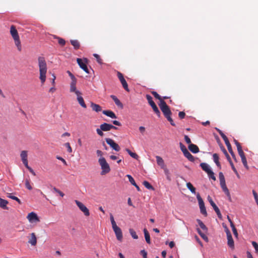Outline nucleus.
<instances>
[{"label":"nucleus","mask_w":258,"mask_h":258,"mask_svg":"<svg viewBox=\"0 0 258 258\" xmlns=\"http://www.w3.org/2000/svg\"><path fill=\"white\" fill-rule=\"evenodd\" d=\"M25 186L29 190H31L32 189V187L31 185L29 180L28 179H26L25 180Z\"/></svg>","instance_id":"nucleus-46"},{"label":"nucleus","mask_w":258,"mask_h":258,"mask_svg":"<svg viewBox=\"0 0 258 258\" xmlns=\"http://www.w3.org/2000/svg\"><path fill=\"white\" fill-rule=\"evenodd\" d=\"M241 161H242V162L244 166L246 168L248 169V165H247L246 157H243L242 158H241Z\"/></svg>","instance_id":"nucleus-54"},{"label":"nucleus","mask_w":258,"mask_h":258,"mask_svg":"<svg viewBox=\"0 0 258 258\" xmlns=\"http://www.w3.org/2000/svg\"><path fill=\"white\" fill-rule=\"evenodd\" d=\"M163 169L164 170V172L166 175V179L169 181H170L171 180V178L170 176V173L169 170L166 167H165Z\"/></svg>","instance_id":"nucleus-36"},{"label":"nucleus","mask_w":258,"mask_h":258,"mask_svg":"<svg viewBox=\"0 0 258 258\" xmlns=\"http://www.w3.org/2000/svg\"><path fill=\"white\" fill-rule=\"evenodd\" d=\"M146 99L148 101V103L151 105L152 108H153L154 111L155 113L157 114V115L158 117L160 116V112L159 110L158 109V107H157L156 105L154 103V102L153 101V98L150 95H146Z\"/></svg>","instance_id":"nucleus-5"},{"label":"nucleus","mask_w":258,"mask_h":258,"mask_svg":"<svg viewBox=\"0 0 258 258\" xmlns=\"http://www.w3.org/2000/svg\"><path fill=\"white\" fill-rule=\"evenodd\" d=\"M179 146L180 150L182 152L183 154L186 152V151H188L186 147L182 143H179Z\"/></svg>","instance_id":"nucleus-48"},{"label":"nucleus","mask_w":258,"mask_h":258,"mask_svg":"<svg viewBox=\"0 0 258 258\" xmlns=\"http://www.w3.org/2000/svg\"><path fill=\"white\" fill-rule=\"evenodd\" d=\"M64 146L67 148V151L69 153H72V149L70 146V144L69 143H66L64 144Z\"/></svg>","instance_id":"nucleus-53"},{"label":"nucleus","mask_w":258,"mask_h":258,"mask_svg":"<svg viewBox=\"0 0 258 258\" xmlns=\"http://www.w3.org/2000/svg\"><path fill=\"white\" fill-rule=\"evenodd\" d=\"M75 203L79 209L83 212L86 216H89L90 215L89 209L82 203L78 200H75Z\"/></svg>","instance_id":"nucleus-9"},{"label":"nucleus","mask_w":258,"mask_h":258,"mask_svg":"<svg viewBox=\"0 0 258 258\" xmlns=\"http://www.w3.org/2000/svg\"><path fill=\"white\" fill-rule=\"evenodd\" d=\"M103 131H102L100 127V128H97L96 130L97 133L101 137H102L104 135Z\"/></svg>","instance_id":"nucleus-59"},{"label":"nucleus","mask_w":258,"mask_h":258,"mask_svg":"<svg viewBox=\"0 0 258 258\" xmlns=\"http://www.w3.org/2000/svg\"><path fill=\"white\" fill-rule=\"evenodd\" d=\"M184 140H185V141L186 142V143L188 144H191V140L190 139V138L188 137V136L187 135H184Z\"/></svg>","instance_id":"nucleus-58"},{"label":"nucleus","mask_w":258,"mask_h":258,"mask_svg":"<svg viewBox=\"0 0 258 258\" xmlns=\"http://www.w3.org/2000/svg\"><path fill=\"white\" fill-rule=\"evenodd\" d=\"M200 166L207 173L211 170L210 166L206 163H201L200 164Z\"/></svg>","instance_id":"nucleus-22"},{"label":"nucleus","mask_w":258,"mask_h":258,"mask_svg":"<svg viewBox=\"0 0 258 258\" xmlns=\"http://www.w3.org/2000/svg\"><path fill=\"white\" fill-rule=\"evenodd\" d=\"M27 218L30 223L37 222L39 221L37 215L33 212L28 214Z\"/></svg>","instance_id":"nucleus-12"},{"label":"nucleus","mask_w":258,"mask_h":258,"mask_svg":"<svg viewBox=\"0 0 258 258\" xmlns=\"http://www.w3.org/2000/svg\"><path fill=\"white\" fill-rule=\"evenodd\" d=\"M225 144H226V146L227 147L228 151L229 152V153H230V154L231 155L232 157L233 158H235V155L234 154V152L232 151V147H231V146L230 143L228 142V143H226Z\"/></svg>","instance_id":"nucleus-39"},{"label":"nucleus","mask_w":258,"mask_h":258,"mask_svg":"<svg viewBox=\"0 0 258 258\" xmlns=\"http://www.w3.org/2000/svg\"><path fill=\"white\" fill-rule=\"evenodd\" d=\"M126 176L127 177V178H128V180L129 181L131 182V183L132 184V185H134L136 183V182L134 180V179L133 178V177L130 174H127L126 175Z\"/></svg>","instance_id":"nucleus-47"},{"label":"nucleus","mask_w":258,"mask_h":258,"mask_svg":"<svg viewBox=\"0 0 258 258\" xmlns=\"http://www.w3.org/2000/svg\"><path fill=\"white\" fill-rule=\"evenodd\" d=\"M8 204V202L0 198V207L4 210H8V207H7V205Z\"/></svg>","instance_id":"nucleus-23"},{"label":"nucleus","mask_w":258,"mask_h":258,"mask_svg":"<svg viewBox=\"0 0 258 258\" xmlns=\"http://www.w3.org/2000/svg\"><path fill=\"white\" fill-rule=\"evenodd\" d=\"M98 162L100 166H101V175H105L110 171L111 169L109 165L107 162L104 157H100V158L98 159Z\"/></svg>","instance_id":"nucleus-4"},{"label":"nucleus","mask_w":258,"mask_h":258,"mask_svg":"<svg viewBox=\"0 0 258 258\" xmlns=\"http://www.w3.org/2000/svg\"><path fill=\"white\" fill-rule=\"evenodd\" d=\"M238 154L239 155V156H240L241 158H242L243 157H245V155H244V153L243 152V151L242 150L241 151H239L238 152Z\"/></svg>","instance_id":"nucleus-64"},{"label":"nucleus","mask_w":258,"mask_h":258,"mask_svg":"<svg viewBox=\"0 0 258 258\" xmlns=\"http://www.w3.org/2000/svg\"><path fill=\"white\" fill-rule=\"evenodd\" d=\"M143 231H144V236H145V238L146 241L147 242V243L150 244L151 243L150 236V234H149L148 230L146 228H144Z\"/></svg>","instance_id":"nucleus-28"},{"label":"nucleus","mask_w":258,"mask_h":258,"mask_svg":"<svg viewBox=\"0 0 258 258\" xmlns=\"http://www.w3.org/2000/svg\"><path fill=\"white\" fill-rule=\"evenodd\" d=\"M38 66L39 69V79L42 84L46 80V74L47 72V64L45 58L43 57H38Z\"/></svg>","instance_id":"nucleus-1"},{"label":"nucleus","mask_w":258,"mask_h":258,"mask_svg":"<svg viewBox=\"0 0 258 258\" xmlns=\"http://www.w3.org/2000/svg\"><path fill=\"white\" fill-rule=\"evenodd\" d=\"M91 107L93 111H95L97 112L101 111V106L99 105L95 104L93 102H91Z\"/></svg>","instance_id":"nucleus-24"},{"label":"nucleus","mask_w":258,"mask_h":258,"mask_svg":"<svg viewBox=\"0 0 258 258\" xmlns=\"http://www.w3.org/2000/svg\"><path fill=\"white\" fill-rule=\"evenodd\" d=\"M230 165L231 166V168H232V170H233V171L235 173L237 174V171L236 168H235V167H234V166L233 165V163H232V161H230Z\"/></svg>","instance_id":"nucleus-63"},{"label":"nucleus","mask_w":258,"mask_h":258,"mask_svg":"<svg viewBox=\"0 0 258 258\" xmlns=\"http://www.w3.org/2000/svg\"><path fill=\"white\" fill-rule=\"evenodd\" d=\"M110 97L112 99V100L115 102V104L119 108H123V106L122 103L120 101V100L115 96V95H111Z\"/></svg>","instance_id":"nucleus-15"},{"label":"nucleus","mask_w":258,"mask_h":258,"mask_svg":"<svg viewBox=\"0 0 258 258\" xmlns=\"http://www.w3.org/2000/svg\"><path fill=\"white\" fill-rule=\"evenodd\" d=\"M70 92L75 93L77 97L82 96V93L79 90L77 89L76 84H74L73 85H70Z\"/></svg>","instance_id":"nucleus-14"},{"label":"nucleus","mask_w":258,"mask_h":258,"mask_svg":"<svg viewBox=\"0 0 258 258\" xmlns=\"http://www.w3.org/2000/svg\"><path fill=\"white\" fill-rule=\"evenodd\" d=\"M197 198L199 202L201 213L205 216H207V213L206 211V207L205 206L204 202L199 193H198L197 195Z\"/></svg>","instance_id":"nucleus-6"},{"label":"nucleus","mask_w":258,"mask_h":258,"mask_svg":"<svg viewBox=\"0 0 258 258\" xmlns=\"http://www.w3.org/2000/svg\"><path fill=\"white\" fill-rule=\"evenodd\" d=\"M197 232H198V233L199 234V235L201 236V237L204 240H205L206 241H208V237L206 236V235L205 234V232H202L201 231V230L200 229V228H198L197 229Z\"/></svg>","instance_id":"nucleus-34"},{"label":"nucleus","mask_w":258,"mask_h":258,"mask_svg":"<svg viewBox=\"0 0 258 258\" xmlns=\"http://www.w3.org/2000/svg\"><path fill=\"white\" fill-rule=\"evenodd\" d=\"M125 151L127 152V153L133 158L138 160L139 158V156L135 153L132 152L130 149H126Z\"/></svg>","instance_id":"nucleus-35"},{"label":"nucleus","mask_w":258,"mask_h":258,"mask_svg":"<svg viewBox=\"0 0 258 258\" xmlns=\"http://www.w3.org/2000/svg\"><path fill=\"white\" fill-rule=\"evenodd\" d=\"M178 116L180 118L183 119L185 116V113L183 111H180L178 113Z\"/></svg>","instance_id":"nucleus-61"},{"label":"nucleus","mask_w":258,"mask_h":258,"mask_svg":"<svg viewBox=\"0 0 258 258\" xmlns=\"http://www.w3.org/2000/svg\"><path fill=\"white\" fill-rule=\"evenodd\" d=\"M156 161H157V164L159 166H160L161 168L163 169L165 167H166L165 164H164V161L163 159L161 157H160L159 156H156Z\"/></svg>","instance_id":"nucleus-19"},{"label":"nucleus","mask_w":258,"mask_h":258,"mask_svg":"<svg viewBox=\"0 0 258 258\" xmlns=\"http://www.w3.org/2000/svg\"><path fill=\"white\" fill-rule=\"evenodd\" d=\"M232 228V231H233V234L235 236V237H238V232L237 231V229L236 228H235L234 225H233V226H230Z\"/></svg>","instance_id":"nucleus-50"},{"label":"nucleus","mask_w":258,"mask_h":258,"mask_svg":"<svg viewBox=\"0 0 258 258\" xmlns=\"http://www.w3.org/2000/svg\"><path fill=\"white\" fill-rule=\"evenodd\" d=\"M67 73L69 74V76L71 78L72 81L70 84V85H73V84H77V79L74 76V75L69 71H67Z\"/></svg>","instance_id":"nucleus-30"},{"label":"nucleus","mask_w":258,"mask_h":258,"mask_svg":"<svg viewBox=\"0 0 258 258\" xmlns=\"http://www.w3.org/2000/svg\"><path fill=\"white\" fill-rule=\"evenodd\" d=\"M227 244L231 248L234 249V240L233 239L231 233H229L228 234H227Z\"/></svg>","instance_id":"nucleus-13"},{"label":"nucleus","mask_w":258,"mask_h":258,"mask_svg":"<svg viewBox=\"0 0 258 258\" xmlns=\"http://www.w3.org/2000/svg\"><path fill=\"white\" fill-rule=\"evenodd\" d=\"M221 137L222 138V139L224 141L225 144L229 142L228 138H227V137L225 136V135L224 134L222 135L221 136Z\"/></svg>","instance_id":"nucleus-62"},{"label":"nucleus","mask_w":258,"mask_h":258,"mask_svg":"<svg viewBox=\"0 0 258 258\" xmlns=\"http://www.w3.org/2000/svg\"><path fill=\"white\" fill-rule=\"evenodd\" d=\"M20 156L22 162L28 161L27 152L26 151H22L21 153Z\"/></svg>","instance_id":"nucleus-32"},{"label":"nucleus","mask_w":258,"mask_h":258,"mask_svg":"<svg viewBox=\"0 0 258 258\" xmlns=\"http://www.w3.org/2000/svg\"><path fill=\"white\" fill-rule=\"evenodd\" d=\"M222 225L224 228V230H225V231L226 233V235L227 234H228L229 233H231L230 230H229V229L228 228V227H227V226L226 225L224 224V223H223L222 224Z\"/></svg>","instance_id":"nucleus-60"},{"label":"nucleus","mask_w":258,"mask_h":258,"mask_svg":"<svg viewBox=\"0 0 258 258\" xmlns=\"http://www.w3.org/2000/svg\"><path fill=\"white\" fill-rule=\"evenodd\" d=\"M140 253L142 255L143 258H147V252L145 250L143 249L141 250Z\"/></svg>","instance_id":"nucleus-56"},{"label":"nucleus","mask_w":258,"mask_h":258,"mask_svg":"<svg viewBox=\"0 0 258 258\" xmlns=\"http://www.w3.org/2000/svg\"><path fill=\"white\" fill-rule=\"evenodd\" d=\"M100 127L101 130L104 132L109 131L110 130V124L107 123H103L101 124L100 126Z\"/></svg>","instance_id":"nucleus-29"},{"label":"nucleus","mask_w":258,"mask_h":258,"mask_svg":"<svg viewBox=\"0 0 258 258\" xmlns=\"http://www.w3.org/2000/svg\"><path fill=\"white\" fill-rule=\"evenodd\" d=\"M207 174L210 178H211L214 180H216V177L215 176L214 173L212 170H210Z\"/></svg>","instance_id":"nucleus-45"},{"label":"nucleus","mask_w":258,"mask_h":258,"mask_svg":"<svg viewBox=\"0 0 258 258\" xmlns=\"http://www.w3.org/2000/svg\"><path fill=\"white\" fill-rule=\"evenodd\" d=\"M94 56L96 58V59H97V62L100 63V64H101L102 63V60L100 58L99 55L97 54H94Z\"/></svg>","instance_id":"nucleus-57"},{"label":"nucleus","mask_w":258,"mask_h":258,"mask_svg":"<svg viewBox=\"0 0 258 258\" xmlns=\"http://www.w3.org/2000/svg\"><path fill=\"white\" fill-rule=\"evenodd\" d=\"M10 32H11V34L13 39H15V38L19 37V36L18 33V31L16 30V29L15 28V27H14V26L13 25L11 27Z\"/></svg>","instance_id":"nucleus-20"},{"label":"nucleus","mask_w":258,"mask_h":258,"mask_svg":"<svg viewBox=\"0 0 258 258\" xmlns=\"http://www.w3.org/2000/svg\"><path fill=\"white\" fill-rule=\"evenodd\" d=\"M252 194L253 195V196H254L255 202H256V204L258 206V196H257V194H256V192L254 190H252Z\"/></svg>","instance_id":"nucleus-55"},{"label":"nucleus","mask_w":258,"mask_h":258,"mask_svg":"<svg viewBox=\"0 0 258 258\" xmlns=\"http://www.w3.org/2000/svg\"><path fill=\"white\" fill-rule=\"evenodd\" d=\"M221 188L225 194L229 197V199H231L230 192L228 189L227 188L225 181L220 183Z\"/></svg>","instance_id":"nucleus-16"},{"label":"nucleus","mask_w":258,"mask_h":258,"mask_svg":"<svg viewBox=\"0 0 258 258\" xmlns=\"http://www.w3.org/2000/svg\"><path fill=\"white\" fill-rule=\"evenodd\" d=\"M143 185L148 189L154 190L153 186L147 181H144L143 182Z\"/></svg>","instance_id":"nucleus-41"},{"label":"nucleus","mask_w":258,"mask_h":258,"mask_svg":"<svg viewBox=\"0 0 258 258\" xmlns=\"http://www.w3.org/2000/svg\"><path fill=\"white\" fill-rule=\"evenodd\" d=\"M207 199H208V200L209 202L210 203V205H211V206L213 207L214 211L216 213L218 218L219 219H221L222 218V214H221L218 207L216 206V205L213 202L212 198L210 196H208Z\"/></svg>","instance_id":"nucleus-8"},{"label":"nucleus","mask_w":258,"mask_h":258,"mask_svg":"<svg viewBox=\"0 0 258 258\" xmlns=\"http://www.w3.org/2000/svg\"><path fill=\"white\" fill-rule=\"evenodd\" d=\"M54 38H56L58 40V43L60 45L64 46L65 45L66 41L63 39L59 38L58 37H56V36H54Z\"/></svg>","instance_id":"nucleus-44"},{"label":"nucleus","mask_w":258,"mask_h":258,"mask_svg":"<svg viewBox=\"0 0 258 258\" xmlns=\"http://www.w3.org/2000/svg\"><path fill=\"white\" fill-rule=\"evenodd\" d=\"M151 93L155 98L160 100V103H161V101H164L161 97L156 92L152 91Z\"/></svg>","instance_id":"nucleus-43"},{"label":"nucleus","mask_w":258,"mask_h":258,"mask_svg":"<svg viewBox=\"0 0 258 258\" xmlns=\"http://www.w3.org/2000/svg\"><path fill=\"white\" fill-rule=\"evenodd\" d=\"M184 156L190 161L194 162L195 161L194 157L188 151H186L183 153Z\"/></svg>","instance_id":"nucleus-27"},{"label":"nucleus","mask_w":258,"mask_h":258,"mask_svg":"<svg viewBox=\"0 0 258 258\" xmlns=\"http://www.w3.org/2000/svg\"><path fill=\"white\" fill-rule=\"evenodd\" d=\"M14 40L15 41V45L17 47L19 51H21L22 47H21V41L20 40L19 37L15 38V39H14Z\"/></svg>","instance_id":"nucleus-38"},{"label":"nucleus","mask_w":258,"mask_h":258,"mask_svg":"<svg viewBox=\"0 0 258 258\" xmlns=\"http://www.w3.org/2000/svg\"><path fill=\"white\" fill-rule=\"evenodd\" d=\"M7 197L9 198H10L12 200H15L16 201H17L19 204H22V202L21 201V200L18 199L17 197H15L14 196H12L11 194H7Z\"/></svg>","instance_id":"nucleus-40"},{"label":"nucleus","mask_w":258,"mask_h":258,"mask_svg":"<svg viewBox=\"0 0 258 258\" xmlns=\"http://www.w3.org/2000/svg\"><path fill=\"white\" fill-rule=\"evenodd\" d=\"M77 61L80 67L86 73L89 74V71L87 67L86 63L88 62V59L87 58H84L83 59L81 58H78Z\"/></svg>","instance_id":"nucleus-7"},{"label":"nucleus","mask_w":258,"mask_h":258,"mask_svg":"<svg viewBox=\"0 0 258 258\" xmlns=\"http://www.w3.org/2000/svg\"><path fill=\"white\" fill-rule=\"evenodd\" d=\"M159 106L164 116L170 122L171 125L172 126H175V124L171 117V111L170 110L169 106L166 104V102L164 101H161V103L159 104Z\"/></svg>","instance_id":"nucleus-2"},{"label":"nucleus","mask_w":258,"mask_h":258,"mask_svg":"<svg viewBox=\"0 0 258 258\" xmlns=\"http://www.w3.org/2000/svg\"><path fill=\"white\" fill-rule=\"evenodd\" d=\"M28 242L32 246L36 245L37 243V238L34 233L31 234V238L29 239Z\"/></svg>","instance_id":"nucleus-17"},{"label":"nucleus","mask_w":258,"mask_h":258,"mask_svg":"<svg viewBox=\"0 0 258 258\" xmlns=\"http://www.w3.org/2000/svg\"><path fill=\"white\" fill-rule=\"evenodd\" d=\"M71 44L74 46V48L78 49L80 46L79 42L77 40H71L70 41Z\"/></svg>","instance_id":"nucleus-31"},{"label":"nucleus","mask_w":258,"mask_h":258,"mask_svg":"<svg viewBox=\"0 0 258 258\" xmlns=\"http://www.w3.org/2000/svg\"><path fill=\"white\" fill-rule=\"evenodd\" d=\"M129 232L134 239H137L138 238V236L137 235L136 231L134 229L130 228L129 229Z\"/></svg>","instance_id":"nucleus-42"},{"label":"nucleus","mask_w":258,"mask_h":258,"mask_svg":"<svg viewBox=\"0 0 258 258\" xmlns=\"http://www.w3.org/2000/svg\"><path fill=\"white\" fill-rule=\"evenodd\" d=\"M213 158L214 162L219 168H221V166L219 161V156L217 154L215 153L213 155Z\"/></svg>","instance_id":"nucleus-26"},{"label":"nucleus","mask_w":258,"mask_h":258,"mask_svg":"<svg viewBox=\"0 0 258 258\" xmlns=\"http://www.w3.org/2000/svg\"><path fill=\"white\" fill-rule=\"evenodd\" d=\"M53 190L57 193H58L60 196H61V197H63L64 196V194L61 192L60 190H59V189H58L57 188H56V187H54L53 188Z\"/></svg>","instance_id":"nucleus-51"},{"label":"nucleus","mask_w":258,"mask_h":258,"mask_svg":"<svg viewBox=\"0 0 258 258\" xmlns=\"http://www.w3.org/2000/svg\"><path fill=\"white\" fill-rule=\"evenodd\" d=\"M197 221L200 227L202 229L203 231L207 233L208 231V228L204 223L200 219H197Z\"/></svg>","instance_id":"nucleus-25"},{"label":"nucleus","mask_w":258,"mask_h":258,"mask_svg":"<svg viewBox=\"0 0 258 258\" xmlns=\"http://www.w3.org/2000/svg\"><path fill=\"white\" fill-rule=\"evenodd\" d=\"M110 219L112 225V229L115 233L117 239L118 241H121L122 240V231L121 229L117 226L112 214H110Z\"/></svg>","instance_id":"nucleus-3"},{"label":"nucleus","mask_w":258,"mask_h":258,"mask_svg":"<svg viewBox=\"0 0 258 258\" xmlns=\"http://www.w3.org/2000/svg\"><path fill=\"white\" fill-rule=\"evenodd\" d=\"M220 183L225 182V178L222 172H220L219 174Z\"/></svg>","instance_id":"nucleus-52"},{"label":"nucleus","mask_w":258,"mask_h":258,"mask_svg":"<svg viewBox=\"0 0 258 258\" xmlns=\"http://www.w3.org/2000/svg\"><path fill=\"white\" fill-rule=\"evenodd\" d=\"M189 150L193 153H198L199 152V149L198 147L195 144H190L188 145Z\"/></svg>","instance_id":"nucleus-18"},{"label":"nucleus","mask_w":258,"mask_h":258,"mask_svg":"<svg viewBox=\"0 0 258 258\" xmlns=\"http://www.w3.org/2000/svg\"><path fill=\"white\" fill-rule=\"evenodd\" d=\"M77 100L80 104V105L84 108H86L87 106L84 101V99L82 96H79V97H77Z\"/></svg>","instance_id":"nucleus-33"},{"label":"nucleus","mask_w":258,"mask_h":258,"mask_svg":"<svg viewBox=\"0 0 258 258\" xmlns=\"http://www.w3.org/2000/svg\"><path fill=\"white\" fill-rule=\"evenodd\" d=\"M105 140L107 144H108L115 151H119L120 150V147L113 140L110 138H106Z\"/></svg>","instance_id":"nucleus-10"},{"label":"nucleus","mask_w":258,"mask_h":258,"mask_svg":"<svg viewBox=\"0 0 258 258\" xmlns=\"http://www.w3.org/2000/svg\"><path fill=\"white\" fill-rule=\"evenodd\" d=\"M186 187L192 194H196V188L190 182H187L186 183Z\"/></svg>","instance_id":"nucleus-37"},{"label":"nucleus","mask_w":258,"mask_h":258,"mask_svg":"<svg viewBox=\"0 0 258 258\" xmlns=\"http://www.w3.org/2000/svg\"><path fill=\"white\" fill-rule=\"evenodd\" d=\"M117 77L119 80V81H120L122 85V87H123V88L127 91H129V89L128 88V85H127V83H126L125 80L124 79L122 74L118 72H117Z\"/></svg>","instance_id":"nucleus-11"},{"label":"nucleus","mask_w":258,"mask_h":258,"mask_svg":"<svg viewBox=\"0 0 258 258\" xmlns=\"http://www.w3.org/2000/svg\"><path fill=\"white\" fill-rule=\"evenodd\" d=\"M251 244L255 249V253L258 254V244L255 241H252Z\"/></svg>","instance_id":"nucleus-49"},{"label":"nucleus","mask_w":258,"mask_h":258,"mask_svg":"<svg viewBox=\"0 0 258 258\" xmlns=\"http://www.w3.org/2000/svg\"><path fill=\"white\" fill-rule=\"evenodd\" d=\"M102 113L105 115L110 117L111 118H116L115 114L111 110H103Z\"/></svg>","instance_id":"nucleus-21"}]
</instances>
